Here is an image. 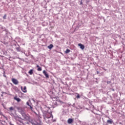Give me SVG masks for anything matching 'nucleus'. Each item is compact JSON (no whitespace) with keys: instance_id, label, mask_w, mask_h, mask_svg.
<instances>
[{"instance_id":"19","label":"nucleus","mask_w":125,"mask_h":125,"mask_svg":"<svg viewBox=\"0 0 125 125\" xmlns=\"http://www.w3.org/2000/svg\"><path fill=\"white\" fill-rule=\"evenodd\" d=\"M26 104H27L28 106H29V105H30V104H29V102H27V103H26Z\"/></svg>"},{"instance_id":"21","label":"nucleus","mask_w":125,"mask_h":125,"mask_svg":"<svg viewBox=\"0 0 125 125\" xmlns=\"http://www.w3.org/2000/svg\"><path fill=\"white\" fill-rule=\"evenodd\" d=\"M111 83V82H107V83Z\"/></svg>"},{"instance_id":"13","label":"nucleus","mask_w":125,"mask_h":125,"mask_svg":"<svg viewBox=\"0 0 125 125\" xmlns=\"http://www.w3.org/2000/svg\"><path fill=\"white\" fill-rule=\"evenodd\" d=\"M34 72V70L33 69H31L29 72L28 73L29 75H33V73Z\"/></svg>"},{"instance_id":"5","label":"nucleus","mask_w":125,"mask_h":125,"mask_svg":"<svg viewBox=\"0 0 125 125\" xmlns=\"http://www.w3.org/2000/svg\"><path fill=\"white\" fill-rule=\"evenodd\" d=\"M21 88L22 91L24 93H26V92H27V87H26V86H24L23 88L22 86H21Z\"/></svg>"},{"instance_id":"6","label":"nucleus","mask_w":125,"mask_h":125,"mask_svg":"<svg viewBox=\"0 0 125 125\" xmlns=\"http://www.w3.org/2000/svg\"><path fill=\"white\" fill-rule=\"evenodd\" d=\"M43 74H44V76L46 77L47 79H48V78H49V76L48 75V74H47V72H46L45 70L43 71Z\"/></svg>"},{"instance_id":"2","label":"nucleus","mask_w":125,"mask_h":125,"mask_svg":"<svg viewBox=\"0 0 125 125\" xmlns=\"http://www.w3.org/2000/svg\"><path fill=\"white\" fill-rule=\"evenodd\" d=\"M43 119L45 120L46 123L47 124H51V122L54 123V122H56V120H49L48 119H50V118H52V119H53V116H52V114L51 113H48L47 112L46 113H44L43 115Z\"/></svg>"},{"instance_id":"14","label":"nucleus","mask_w":125,"mask_h":125,"mask_svg":"<svg viewBox=\"0 0 125 125\" xmlns=\"http://www.w3.org/2000/svg\"><path fill=\"white\" fill-rule=\"evenodd\" d=\"M70 51H71V50H70V49H67L66 50L65 52V53H69V52H70Z\"/></svg>"},{"instance_id":"10","label":"nucleus","mask_w":125,"mask_h":125,"mask_svg":"<svg viewBox=\"0 0 125 125\" xmlns=\"http://www.w3.org/2000/svg\"><path fill=\"white\" fill-rule=\"evenodd\" d=\"M107 124H110V125H112V124H113V120H112V119L107 120Z\"/></svg>"},{"instance_id":"8","label":"nucleus","mask_w":125,"mask_h":125,"mask_svg":"<svg viewBox=\"0 0 125 125\" xmlns=\"http://www.w3.org/2000/svg\"><path fill=\"white\" fill-rule=\"evenodd\" d=\"M74 120H73V119H71V118H69L68 119V121H67V123L68 124H72Z\"/></svg>"},{"instance_id":"22","label":"nucleus","mask_w":125,"mask_h":125,"mask_svg":"<svg viewBox=\"0 0 125 125\" xmlns=\"http://www.w3.org/2000/svg\"><path fill=\"white\" fill-rule=\"evenodd\" d=\"M80 4H83V2H81L80 3Z\"/></svg>"},{"instance_id":"12","label":"nucleus","mask_w":125,"mask_h":125,"mask_svg":"<svg viewBox=\"0 0 125 125\" xmlns=\"http://www.w3.org/2000/svg\"><path fill=\"white\" fill-rule=\"evenodd\" d=\"M37 68H38V69H37V71H42V67H40V65H37Z\"/></svg>"},{"instance_id":"1","label":"nucleus","mask_w":125,"mask_h":125,"mask_svg":"<svg viewBox=\"0 0 125 125\" xmlns=\"http://www.w3.org/2000/svg\"><path fill=\"white\" fill-rule=\"evenodd\" d=\"M22 119L18 118L17 120L19 122L21 125H29V122H31V116L29 114H27L24 112L21 113Z\"/></svg>"},{"instance_id":"7","label":"nucleus","mask_w":125,"mask_h":125,"mask_svg":"<svg viewBox=\"0 0 125 125\" xmlns=\"http://www.w3.org/2000/svg\"><path fill=\"white\" fill-rule=\"evenodd\" d=\"M79 46H80V48L82 50L84 49V45H83L82 43L78 44Z\"/></svg>"},{"instance_id":"9","label":"nucleus","mask_w":125,"mask_h":125,"mask_svg":"<svg viewBox=\"0 0 125 125\" xmlns=\"http://www.w3.org/2000/svg\"><path fill=\"white\" fill-rule=\"evenodd\" d=\"M14 99H15V100H16L17 101V102H20V101H21V99H20V98L17 97V96H16L14 98Z\"/></svg>"},{"instance_id":"3","label":"nucleus","mask_w":125,"mask_h":125,"mask_svg":"<svg viewBox=\"0 0 125 125\" xmlns=\"http://www.w3.org/2000/svg\"><path fill=\"white\" fill-rule=\"evenodd\" d=\"M29 123H31L32 125H41V121L40 120H36V119H33L31 120L30 118V122Z\"/></svg>"},{"instance_id":"15","label":"nucleus","mask_w":125,"mask_h":125,"mask_svg":"<svg viewBox=\"0 0 125 125\" xmlns=\"http://www.w3.org/2000/svg\"><path fill=\"white\" fill-rule=\"evenodd\" d=\"M9 109L10 111H13V110H14V108H13V107H10Z\"/></svg>"},{"instance_id":"11","label":"nucleus","mask_w":125,"mask_h":125,"mask_svg":"<svg viewBox=\"0 0 125 125\" xmlns=\"http://www.w3.org/2000/svg\"><path fill=\"white\" fill-rule=\"evenodd\" d=\"M49 49H51L53 47V45L52 44H50L49 46H47Z\"/></svg>"},{"instance_id":"18","label":"nucleus","mask_w":125,"mask_h":125,"mask_svg":"<svg viewBox=\"0 0 125 125\" xmlns=\"http://www.w3.org/2000/svg\"><path fill=\"white\" fill-rule=\"evenodd\" d=\"M77 94V98H78V99H79V98H80V94Z\"/></svg>"},{"instance_id":"17","label":"nucleus","mask_w":125,"mask_h":125,"mask_svg":"<svg viewBox=\"0 0 125 125\" xmlns=\"http://www.w3.org/2000/svg\"><path fill=\"white\" fill-rule=\"evenodd\" d=\"M6 19V14H4L3 16V19Z\"/></svg>"},{"instance_id":"20","label":"nucleus","mask_w":125,"mask_h":125,"mask_svg":"<svg viewBox=\"0 0 125 125\" xmlns=\"http://www.w3.org/2000/svg\"><path fill=\"white\" fill-rule=\"evenodd\" d=\"M9 125H14V124H13L12 123H11V122H9Z\"/></svg>"},{"instance_id":"4","label":"nucleus","mask_w":125,"mask_h":125,"mask_svg":"<svg viewBox=\"0 0 125 125\" xmlns=\"http://www.w3.org/2000/svg\"><path fill=\"white\" fill-rule=\"evenodd\" d=\"M12 82L14 83V84H18V81L17 79H15V78L12 79Z\"/></svg>"},{"instance_id":"16","label":"nucleus","mask_w":125,"mask_h":125,"mask_svg":"<svg viewBox=\"0 0 125 125\" xmlns=\"http://www.w3.org/2000/svg\"><path fill=\"white\" fill-rule=\"evenodd\" d=\"M30 109L31 110V111H33V106L29 104Z\"/></svg>"},{"instance_id":"23","label":"nucleus","mask_w":125,"mask_h":125,"mask_svg":"<svg viewBox=\"0 0 125 125\" xmlns=\"http://www.w3.org/2000/svg\"><path fill=\"white\" fill-rule=\"evenodd\" d=\"M1 97L3 96V94H1Z\"/></svg>"},{"instance_id":"24","label":"nucleus","mask_w":125,"mask_h":125,"mask_svg":"<svg viewBox=\"0 0 125 125\" xmlns=\"http://www.w3.org/2000/svg\"><path fill=\"white\" fill-rule=\"evenodd\" d=\"M97 74H98L99 73V71H97Z\"/></svg>"}]
</instances>
